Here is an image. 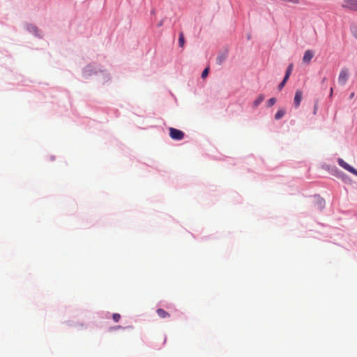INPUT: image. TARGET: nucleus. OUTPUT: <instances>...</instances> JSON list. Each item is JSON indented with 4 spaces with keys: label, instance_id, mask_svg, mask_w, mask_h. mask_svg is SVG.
I'll use <instances>...</instances> for the list:
<instances>
[{
    "label": "nucleus",
    "instance_id": "obj_1",
    "mask_svg": "<svg viewBox=\"0 0 357 357\" xmlns=\"http://www.w3.org/2000/svg\"><path fill=\"white\" fill-rule=\"evenodd\" d=\"M169 135L174 140H181L184 137L183 131L174 128H169Z\"/></svg>",
    "mask_w": 357,
    "mask_h": 357
},
{
    "label": "nucleus",
    "instance_id": "obj_2",
    "mask_svg": "<svg viewBox=\"0 0 357 357\" xmlns=\"http://www.w3.org/2000/svg\"><path fill=\"white\" fill-rule=\"evenodd\" d=\"M337 162L340 167L344 168V169L347 170L348 172L352 173L353 174L357 176V170L355 169L353 167L349 165L348 163H347L345 161H344L342 158H338Z\"/></svg>",
    "mask_w": 357,
    "mask_h": 357
},
{
    "label": "nucleus",
    "instance_id": "obj_3",
    "mask_svg": "<svg viewBox=\"0 0 357 357\" xmlns=\"http://www.w3.org/2000/svg\"><path fill=\"white\" fill-rule=\"evenodd\" d=\"M349 77V71L347 68H342L338 77V82L340 84L344 85Z\"/></svg>",
    "mask_w": 357,
    "mask_h": 357
},
{
    "label": "nucleus",
    "instance_id": "obj_4",
    "mask_svg": "<svg viewBox=\"0 0 357 357\" xmlns=\"http://www.w3.org/2000/svg\"><path fill=\"white\" fill-rule=\"evenodd\" d=\"M342 6L345 8L357 11V0H344Z\"/></svg>",
    "mask_w": 357,
    "mask_h": 357
},
{
    "label": "nucleus",
    "instance_id": "obj_5",
    "mask_svg": "<svg viewBox=\"0 0 357 357\" xmlns=\"http://www.w3.org/2000/svg\"><path fill=\"white\" fill-rule=\"evenodd\" d=\"M314 53L311 50H307L305 52L303 57V62L308 64L311 61L312 59L314 57Z\"/></svg>",
    "mask_w": 357,
    "mask_h": 357
},
{
    "label": "nucleus",
    "instance_id": "obj_6",
    "mask_svg": "<svg viewBox=\"0 0 357 357\" xmlns=\"http://www.w3.org/2000/svg\"><path fill=\"white\" fill-rule=\"evenodd\" d=\"M302 98H303L302 91L301 90H297L296 91L294 100V105L296 107H298L300 105Z\"/></svg>",
    "mask_w": 357,
    "mask_h": 357
},
{
    "label": "nucleus",
    "instance_id": "obj_7",
    "mask_svg": "<svg viewBox=\"0 0 357 357\" xmlns=\"http://www.w3.org/2000/svg\"><path fill=\"white\" fill-rule=\"evenodd\" d=\"M156 312L160 318L165 319L170 317V314L162 308H158Z\"/></svg>",
    "mask_w": 357,
    "mask_h": 357
},
{
    "label": "nucleus",
    "instance_id": "obj_8",
    "mask_svg": "<svg viewBox=\"0 0 357 357\" xmlns=\"http://www.w3.org/2000/svg\"><path fill=\"white\" fill-rule=\"evenodd\" d=\"M264 100L263 95H259L256 100L253 102V107H257Z\"/></svg>",
    "mask_w": 357,
    "mask_h": 357
},
{
    "label": "nucleus",
    "instance_id": "obj_9",
    "mask_svg": "<svg viewBox=\"0 0 357 357\" xmlns=\"http://www.w3.org/2000/svg\"><path fill=\"white\" fill-rule=\"evenodd\" d=\"M285 114H286L285 109H280L275 114V119L276 120H279V119H282L284 116Z\"/></svg>",
    "mask_w": 357,
    "mask_h": 357
},
{
    "label": "nucleus",
    "instance_id": "obj_10",
    "mask_svg": "<svg viewBox=\"0 0 357 357\" xmlns=\"http://www.w3.org/2000/svg\"><path fill=\"white\" fill-rule=\"evenodd\" d=\"M178 44L181 47H183V46L185 45L184 34L182 31L180 32V33H179Z\"/></svg>",
    "mask_w": 357,
    "mask_h": 357
},
{
    "label": "nucleus",
    "instance_id": "obj_11",
    "mask_svg": "<svg viewBox=\"0 0 357 357\" xmlns=\"http://www.w3.org/2000/svg\"><path fill=\"white\" fill-rule=\"evenodd\" d=\"M293 70V64H289L286 70L285 79H288Z\"/></svg>",
    "mask_w": 357,
    "mask_h": 357
},
{
    "label": "nucleus",
    "instance_id": "obj_12",
    "mask_svg": "<svg viewBox=\"0 0 357 357\" xmlns=\"http://www.w3.org/2000/svg\"><path fill=\"white\" fill-rule=\"evenodd\" d=\"M226 59V56L224 54L219 55L216 59V63L218 65H222Z\"/></svg>",
    "mask_w": 357,
    "mask_h": 357
},
{
    "label": "nucleus",
    "instance_id": "obj_13",
    "mask_svg": "<svg viewBox=\"0 0 357 357\" xmlns=\"http://www.w3.org/2000/svg\"><path fill=\"white\" fill-rule=\"evenodd\" d=\"M276 102V98H270L268 102H267V105L268 107H271L273 106V105H275Z\"/></svg>",
    "mask_w": 357,
    "mask_h": 357
},
{
    "label": "nucleus",
    "instance_id": "obj_14",
    "mask_svg": "<svg viewBox=\"0 0 357 357\" xmlns=\"http://www.w3.org/2000/svg\"><path fill=\"white\" fill-rule=\"evenodd\" d=\"M112 318L115 322H118L121 319V315L119 313H114L112 315Z\"/></svg>",
    "mask_w": 357,
    "mask_h": 357
},
{
    "label": "nucleus",
    "instance_id": "obj_15",
    "mask_svg": "<svg viewBox=\"0 0 357 357\" xmlns=\"http://www.w3.org/2000/svg\"><path fill=\"white\" fill-rule=\"evenodd\" d=\"M208 70H209L208 68H206L203 70V72H202V78H205V77H207V75H208Z\"/></svg>",
    "mask_w": 357,
    "mask_h": 357
},
{
    "label": "nucleus",
    "instance_id": "obj_16",
    "mask_svg": "<svg viewBox=\"0 0 357 357\" xmlns=\"http://www.w3.org/2000/svg\"><path fill=\"white\" fill-rule=\"evenodd\" d=\"M288 79H285V78L284 77L283 80L282 81V82L278 85V89L279 90H281L285 85Z\"/></svg>",
    "mask_w": 357,
    "mask_h": 357
},
{
    "label": "nucleus",
    "instance_id": "obj_17",
    "mask_svg": "<svg viewBox=\"0 0 357 357\" xmlns=\"http://www.w3.org/2000/svg\"><path fill=\"white\" fill-rule=\"evenodd\" d=\"M317 202L319 203V204L320 205L321 208H322L324 206V200L322 199H317Z\"/></svg>",
    "mask_w": 357,
    "mask_h": 357
},
{
    "label": "nucleus",
    "instance_id": "obj_18",
    "mask_svg": "<svg viewBox=\"0 0 357 357\" xmlns=\"http://www.w3.org/2000/svg\"><path fill=\"white\" fill-rule=\"evenodd\" d=\"M317 109V105H314V114H316Z\"/></svg>",
    "mask_w": 357,
    "mask_h": 357
},
{
    "label": "nucleus",
    "instance_id": "obj_19",
    "mask_svg": "<svg viewBox=\"0 0 357 357\" xmlns=\"http://www.w3.org/2000/svg\"><path fill=\"white\" fill-rule=\"evenodd\" d=\"M115 329H120V328H122V326H117L116 327H114Z\"/></svg>",
    "mask_w": 357,
    "mask_h": 357
},
{
    "label": "nucleus",
    "instance_id": "obj_20",
    "mask_svg": "<svg viewBox=\"0 0 357 357\" xmlns=\"http://www.w3.org/2000/svg\"><path fill=\"white\" fill-rule=\"evenodd\" d=\"M163 24V22L162 21H160L158 24V26H161Z\"/></svg>",
    "mask_w": 357,
    "mask_h": 357
},
{
    "label": "nucleus",
    "instance_id": "obj_21",
    "mask_svg": "<svg viewBox=\"0 0 357 357\" xmlns=\"http://www.w3.org/2000/svg\"><path fill=\"white\" fill-rule=\"evenodd\" d=\"M354 93H351L350 94V98H354Z\"/></svg>",
    "mask_w": 357,
    "mask_h": 357
},
{
    "label": "nucleus",
    "instance_id": "obj_22",
    "mask_svg": "<svg viewBox=\"0 0 357 357\" xmlns=\"http://www.w3.org/2000/svg\"><path fill=\"white\" fill-rule=\"evenodd\" d=\"M333 89L331 88V96H332V94H333Z\"/></svg>",
    "mask_w": 357,
    "mask_h": 357
},
{
    "label": "nucleus",
    "instance_id": "obj_23",
    "mask_svg": "<svg viewBox=\"0 0 357 357\" xmlns=\"http://www.w3.org/2000/svg\"><path fill=\"white\" fill-rule=\"evenodd\" d=\"M326 78H325V77H324V78L323 79V82H326Z\"/></svg>",
    "mask_w": 357,
    "mask_h": 357
}]
</instances>
